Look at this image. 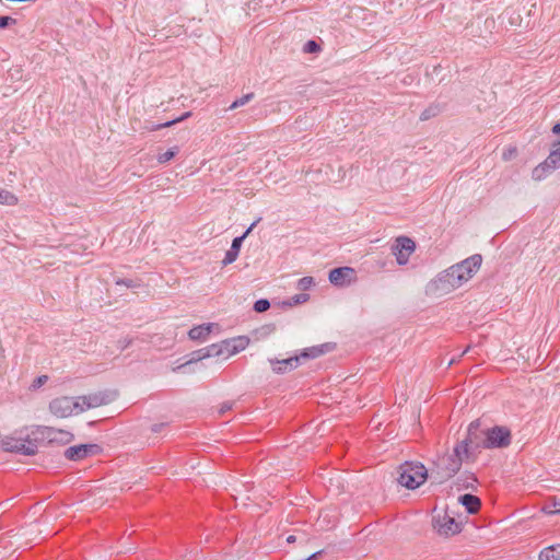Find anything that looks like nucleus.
Returning a JSON list of instances; mask_svg holds the SVG:
<instances>
[{
	"instance_id": "nucleus-11",
	"label": "nucleus",
	"mask_w": 560,
	"mask_h": 560,
	"mask_svg": "<svg viewBox=\"0 0 560 560\" xmlns=\"http://www.w3.org/2000/svg\"><path fill=\"white\" fill-rule=\"evenodd\" d=\"M432 524L436 533L444 537H448L460 532V524L447 514L433 516Z\"/></svg>"
},
{
	"instance_id": "nucleus-7",
	"label": "nucleus",
	"mask_w": 560,
	"mask_h": 560,
	"mask_svg": "<svg viewBox=\"0 0 560 560\" xmlns=\"http://www.w3.org/2000/svg\"><path fill=\"white\" fill-rule=\"evenodd\" d=\"M486 448H504L511 444V431L503 425L486 429Z\"/></svg>"
},
{
	"instance_id": "nucleus-30",
	"label": "nucleus",
	"mask_w": 560,
	"mask_h": 560,
	"mask_svg": "<svg viewBox=\"0 0 560 560\" xmlns=\"http://www.w3.org/2000/svg\"><path fill=\"white\" fill-rule=\"evenodd\" d=\"M253 308L257 313L266 312L270 308V302L267 299H259L254 303Z\"/></svg>"
},
{
	"instance_id": "nucleus-33",
	"label": "nucleus",
	"mask_w": 560,
	"mask_h": 560,
	"mask_svg": "<svg viewBox=\"0 0 560 560\" xmlns=\"http://www.w3.org/2000/svg\"><path fill=\"white\" fill-rule=\"evenodd\" d=\"M202 352H205L203 348L202 349H199V350H196V351H192L190 353V359L187 361V363H192V362H198V361H201L203 359H207V357H203Z\"/></svg>"
},
{
	"instance_id": "nucleus-26",
	"label": "nucleus",
	"mask_w": 560,
	"mask_h": 560,
	"mask_svg": "<svg viewBox=\"0 0 560 560\" xmlns=\"http://www.w3.org/2000/svg\"><path fill=\"white\" fill-rule=\"evenodd\" d=\"M179 152V148L178 147H173L171 149H168L167 151L163 152V153H160L156 158L158 162L160 164H164V163H167L168 161H171L177 153Z\"/></svg>"
},
{
	"instance_id": "nucleus-18",
	"label": "nucleus",
	"mask_w": 560,
	"mask_h": 560,
	"mask_svg": "<svg viewBox=\"0 0 560 560\" xmlns=\"http://www.w3.org/2000/svg\"><path fill=\"white\" fill-rule=\"evenodd\" d=\"M328 350L329 346L327 343H324L319 346L305 348L301 351V353L298 357H301V361L306 359H316L326 353Z\"/></svg>"
},
{
	"instance_id": "nucleus-29",
	"label": "nucleus",
	"mask_w": 560,
	"mask_h": 560,
	"mask_svg": "<svg viewBox=\"0 0 560 560\" xmlns=\"http://www.w3.org/2000/svg\"><path fill=\"white\" fill-rule=\"evenodd\" d=\"M315 284L313 277H303L298 281V289L301 291L310 290Z\"/></svg>"
},
{
	"instance_id": "nucleus-16",
	"label": "nucleus",
	"mask_w": 560,
	"mask_h": 560,
	"mask_svg": "<svg viewBox=\"0 0 560 560\" xmlns=\"http://www.w3.org/2000/svg\"><path fill=\"white\" fill-rule=\"evenodd\" d=\"M243 242H244V236H237V237L233 238L231 247L225 253V256L222 260L223 266H228L237 259Z\"/></svg>"
},
{
	"instance_id": "nucleus-6",
	"label": "nucleus",
	"mask_w": 560,
	"mask_h": 560,
	"mask_svg": "<svg viewBox=\"0 0 560 560\" xmlns=\"http://www.w3.org/2000/svg\"><path fill=\"white\" fill-rule=\"evenodd\" d=\"M115 398V394L108 390H100L88 395L78 396L79 412L108 405Z\"/></svg>"
},
{
	"instance_id": "nucleus-3",
	"label": "nucleus",
	"mask_w": 560,
	"mask_h": 560,
	"mask_svg": "<svg viewBox=\"0 0 560 560\" xmlns=\"http://www.w3.org/2000/svg\"><path fill=\"white\" fill-rule=\"evenodd\" d=\"M486 429H481V421L479 419L474 420L467 428L466 436L457 441V445L464 446L466 450V456L475 462L477 454L481 448H486Z\"/></svg>"
},
{
	"instance_id": "nucleus-9",
	"label": "nucleus",
	"mask_w": 560,
	"mask_h": 560,
	"mask_svg": "<svg viewBox=\"0 0 560 560\" xmlns=\"http://www.w3.org/2000/svg\"><path fill=\"white\" fill-rule=\"evenodd\" d=\"M481 262L482 256L480 254H475L464 259L463 261L452 266L458 268L455 275L463 276V279H457L460 282V285H463L465 282L472 278V276L479 270Z\"/></svg>"
},
{
	"instance_id": "nucleus-24",
	"label": "nucleus",
	"mask_w": 560,
	"mask_h": 560,
	"mask_svg": "<svg viewBox=\"0 0 560 560\" xmlns=\"http://www.w3.org/2000/svg\"><path fill=\"white\" fill-rule=\"evenodd\" d=\"M220 346H221V342L220 343H213V345H210L208 347H205L203 348L205 352H202L203 357L211 358V357L223 355L224 354V350Z\"/></svg>"
},
{
	"instance_id": "nucleus-28",
	"label": "nucleus",
	"mask_w": 560,
	"mask_h": 560,
	"mask_svg": "<svg viewBox=\"0 0 560 560\" xmlns=\"http://www.w3.org/2000/svg\"><path fill=\"white\" fill-rule=\"evenodd\" d=\"M190 116H191V112H186L182 116H179L178 118H175V119L168 120L166 122L156 125L155 127H153V129L154 130H159V129H162V128L171 127V126L175 125L176 122L183 121V120H185L186 118H188Z\"/></svg>"
},
{
	"instance_id": "nucleus-41",
	"label": "nucleus",
	"mask_w": 560,
	"mask_h": 560,
	"mask_svg": "<svg viewBox=\"0 0 560 560\" xmlns=\"http://www.w3.org/2000/svg\"><path fill=\"white\" fill-rule=\"evenodd\" d=\"M62 435L61 434H57L56 435V440L54 441H47L48 443H62V444H66V443H69L70 441H63L61 440Z\"/></svg>"
},
{
	"instance_id": "nucleus-23",
	"label": "nucleus",
	"mask_w": 560,
	"mask_h": 560,
	"mask_svg": "<svg viewBox=\"0 0 560 560\" xmlns=\"http://www.w3.org/2000/svg\"><path fill=\"white\" fill-rule=\"evenodd\" d=\"M546 160H548V163H550L551 167H558L560 164V141L553 143L552 149Z\"/></svg>"
},
{
	"instance_id": "nucleus-36",
	"label": "nucleus",
	"mask_w": 560,
	"mask_h": 560,
	"mask_svg": "<svg viewBox=\"0 0 560 560\" xmlns=\"http://www.w3.org/2000/svg\"><path fill=\"white\" fill-rule=\"evenodd\" d=\"M435 108H428L422 112V114L420 115V119L421 120H428L429 118H431L432 116L435 115Z\"/></svg>"
},
{
	"instance_id": "nucleus-34",
	"label": "nucleus",
	"mask_w": 560,
	"mask_h": 560,
	"mask_svg": "<svg viewBox=\"0 0 560 560\" xmlns=\"http://www.w3.org/2000/svg\"><path fill=\"white\" fill-rule=\"evenodd\" d=\"M16 20L9 15H0V28H5L10 25H14Z\"/></svg>"
},
{
	"instance_id": "nucleus-22",
	"label": "nucleus",
	"mask_w": 560,
	"mask_h": 560,
	"mask_svg": "<svg viewBox=\"0 0 560 560\" xmlns=\"http://www.w3.org/2000/svg\"><path fill=\"white\" fill-rule=\"evenodd\" d=\"M539 560H560V545L542 549L538 556Z\"/></svg>"
},
{
	"instance_id": "nucleus-25",
	"label": "nucleus",
	"mask_w": 560,
	"mask_h": 560,
	"mask_svg": "<svg viewBox=\"0 0 560 560\" xmlns=\"http://www.w3.org/2000/svg\"><path fill=\"white\" fill-rule=\"evenodd\" d=\"M18 201V197L14 194L4 189L0 191V205L14 206Z\"/></svg>"
},
{
	"instance_id": "nucleus-31",
	"label": "nucleus",
	"mask_w": 560,
	"mask_h": 560,
	"mask_svg": "<svg viewBox=\"0 0 560 560\" xmlns=\"http://www.w3.org/2000/svg\"><path fill=\"white\" fill-rule=\"evenodd\" d=\"M303 51L306 54H316L320 51V46L315 40H307L303 47Z\"/></svg>"
},
{
	"instance_id": "nucleus-42",
	"label": "nucleus",
	"mask_w": 560,
	"mask_h": 560,
	"mask_svg": "<svg viewBox=\"0 0 560 560\" xmlns=\"http://www.w3.org/2000/svg\"><path fill=\"white\" fill-rule=\"evenodd\" d=\"M130 343H131V340H127V339L119 340V347L121 349H126Z\"/></svg>"
},
{
	"instance_id": "nucleus-4",
	"label": "nucleus",
	"mask_w": 560,
	"mask_h": 560,
	"mask_svg": "<svg viewBox=\"0 0 560 560\" xmlns=\"http://www.w3.org/2000/svg\"><path fill=\"white\" fill-rule=\"evenodd\" d=\"M428 478L430 472L421 463L406 462L399 467L398 482L407 489L420 487Z\"/></svg>"
},
{
	"instance_id": "nucleus-37",
	"label": "nucleus",
	"mask_w": 560,
	"mask_h": 560,
	"mask_svg": "<svg viewBox=\"0 0 560 560\" xmlns=\"http://www.w3.org/2000/svg\"><path fill=\"white\" fill-rule=\"evenodd\" d=\"M232 406L233 404L230 402V401H224L221 404L220 408H219V413L220 415H223L225 413L226 411L231 410L232 409Z\"/></svg>"
},
{
	"instance_id": "nucleus-39",
	"label": "nucleus",
	"mask_w": 560,
	"mask_h": 560,
	"mask_svg": "<svg viewBox=\"0 0 560 560\" xmlns=\"http://www.w3.org/2000/svg\"><path fill=\"white\" fill-rule=\"evenodd\" d=\"M166 428V423H155L151 427L153 433H160Z\"/></svg>"
},
{
	"instance_id": "nucleus-5",
	"label": "nucleus",
	"mask_w": 560,
	"mask_h": 560,
	"mask_svg": "<svg viewBox=\"0 0 560 560\" xmlns=\"http://www.w3.org/2000/svg\"><path fill=\"white\" fill-rule=\"evenodd\" d=\"M457 269V267H450L448 269L440 272L429 282L427 291L431 294L444 295L459 288L460 282L457 279L460 278L459 275H455ZM460 277L463 278L462 275Z\"/></svg>"
},
{
	"instance_id": "nucleus-40",
	"label": "nucleus",
	"mask_w": 560,
	"mask_h": 560,
	"mask_svg": "<svg viewBox=\"0 0 560 560\" xmlns=\"http://www.w3.org/2000/svg\"><path fill=\"white\" fill-rule=\"evenodd\" d=\"M260 219L256 220L255 222H253L249 228L243 233L242 236H244V240L247 237V235L253 231L254 226L257 224V222L259 221Z\"/></svg>"
},
{
	"instance_id": "nucleus-15",
	"label": "nucleus",
	"mask_w": 560,
	"mask_h": 560,
	"mask_svg": "<svg viewBox=\"0 0 560 560\" xmlns=\"http://www.w3.org/2000/svg\"><path fill=\"white\" fill-rule=\"evenodd\" d=\"M249 343V338L245 336H238L221 341V346L226 357H231L243 351Z\"/></svg>"
},
{
	"instance_id": "nucleus-32",
	"label": "nucleus",
	"mask_w": 560,
	"mask_h": 560,
	"mask_svg": "<svg viewBox=\"0 0 560 560\" xmlns=\"http://www.w3.org/2000/svg\"><path fill=\"white\" fill-rule=\"evenodd\" d=\"M116 284L125 285L126 288H137L140 285V283L137 280L132 279H117Z\"/></svg>"
},
{
	"instance_id": "nucleus-10",
	"label": "nucleus",
	"mask_w": 560,
	"mask_h": 560,
	"mask_svg": "<svg viewBox=\"0 0 560 560\" xmlns=\"http://www.w3.org/2000/svg\"><path fill=\"white\" fill-rule=\"evenodd\" d=\"M416 249V243L408 236H399L396 238L392 247L393 254L396 257L397 264L402 266L409 260L410 255Z\"/></svg>"
},
{
	"instance_id": "nucleus-21",
	"label": "nucleus",
	"mask_w": 560,
	"mask_h": 560,
	"mask_svg": "<svg viewBox=\"0 0 560 560\" xmlns=\"http://www.w3.org/2000/svg\"><path fill=\"white\" fill-rule=\"evenodd\" d=\"M553 170L556 168L550 166L548 160H545L533 170L532 178L536 182H540L545 179Z\"/></svg>"
},
{
	"instance_id": "nucleus-14",
	"label": "nucleus",
	"mask_w": 560,
	"mask_h": 560,
	"mask_svg": "<svg viewBox=\"0 0 560 560\" xmlns=\"http://www.w3.org/2000/svg\"><path fill=\"white\" fill-rule=\"evenodd\" d=\"M268 362L270 363L273 373L285 374L292 370H295L301 364V357L293 355L281 360L269 358Z\"/></svg>"
},
{
	"instance_id": "nucleus-12",
	"label": "nucleus",
	"mask_w": 560,
	"mask_h": 560,
	"mask_svg": "<svg viewBox=\"0 0 560 560\" xmlns=\"http://www.w3.org/2000/svg\"><path fill=\"white\" fill-rule=\"evenodd\" d=\"M101 452L102 447L97 444H79L68 447L65 451V457L69 460L78 462Z\"/></svg>"
},
{
	"instance_id": "nucleus-43",
	"label": "nucleus",
	"mask_w": 560,
	"mask_h": 560,
	"mask_svg": "<svg viewBox=\"0 0 560 560\" xmlns=\"http://www.w3.org/2000/svg\"><path fill=\"white\" fill-rule=\"evenodd\" d=\"M296 541V537L294 535H290L287 537V542L288 544H293Z\"/></svg>"
},
{
	"instance_id": "nucleus-1",
	"label": "nucleus",
	"mask_w": 560,
	"mask_h": 560,
	"mask_svg": "<svg viewBox=\"0 0 560 560\" xmlns=\"http://www.w3.org/2000/svg\"><path fill=\"white\" fill-rule=\"evenodd\" d=\"M57 434H61V440L63 441L73 440V434L68 431L57 430L51 427L36 425L20 431L16 438L5 436L1 441V445L7 452L33 456L37 453L40 443L56 440Z\"/></svg>"
},
{
	"instance_id": "nucleus-17",
	"label": "nucleus",
	"mask_w": 560,
	"mask_h": 560,
	"mask_svg": "<svg viewBox=\"0 0 560 560\" xmlns=\"http://www.w3.org/2000/svg\"><path fill=\"white\" fill-rule=\"evenodd\" d=\"M458 501L462 505L466 508L467 512L470 514L476 513L481 506L480 499L470 493L460 495Z\"/></svg>"
},
{
	"instance_id": "nucleus-38",
	"label": "nucleus",
	"mask_w": 560,
	"mask_h": 560,
	"mask_svg": "<svg viewBox=\"0 0 560 560\" xmlns=\"http://www.w3.org/2000/svg\"><path fill=\"white\" fill-rule=\"evenodd\" d=\"M48 380V377L46 375H42V376H38L34 383H33V387L34 388H37V387H40L46 381Z\"/></svg>"
},
{
	"instance_id": "nucleus-46",
	"label": "nucleus",
	"mask_w": 560,
	"mask_h": 560,
	"mask_svg": "<svg viewBox=\"0 0 560 560\" xmlns=\"http://www.w3.org/2000/svg\"><path fill=\"white\" fill-rule=\"evenodd\" d=\"M553 505L556 508V512L560 513V500L556 501Z\"/></svg>"
},
{
	"instance_id": "nucleus-35",
	"label": "nucleus",
	"mask_w": 560,
	"mask_h": 560,
	"mask_svg": "<svg viewBox=\"0 0 560 560\" xmlns=\"http://www.w3.org/2000/svg\"><path fill=\"white\" fill-rule=\"evenodd\" d=\"M310 299V295L307 293H300L292 296L291 304H301L306 302Z\"/></svg>"
},
{
	"instance_id": "nucleus-44",
	"label": "nucleus",
	"mask_w": 560,
	"mask_h": 560,
	"mask_svg": "<svg viewBox=\"0 0 560 560\" xmlns=\"http://www.w3.org/2000/svg\"><path fill=\"white\" fill-rule=\"evenodd\" d=\"M553 133H560V122H557L552 128Z\"/></svg>"
},
{
	"instance_id": "nucleus-2",
	"label": "nucleus",
	"mask_w": 560,
	"mask_h": 560,
	"mask_svg": "<svg viewBox=\"0 0 560 560\" xmlns=\"http://www.w3.org/2000/svg\"><path fill=\"white\" fill-rule=\"evenodd\" d=\"M464 462H471L466 456V450L455 444L452 453L439 455L430 469V479L434 483H443L453 478L462 468Z\"/></svg>"
},
{
	"instance_id": "nucleus-19",
	"label": "nucleus",
	"mask_w": 560,
	"mask_h": 560,
	"mask_svg": "<svg viewBox=\"0 0 560 560\" xmlns=\"http://www.w3.org/2000/svg\"><path fill=\"white\" fill-rule=\"evenodd\" d=\"M477 483V478L474 474L465 471L457 477L455 486L457 490L474 489Z\"/></svg>"
},
{
	"instance_id": "nucleus-13",
	"label": "nucleus",
	"mask_w": 560,
	"mask_h": 560,
	"mask_svg": "<svg viewBox=\"0 0 560 560\" xmlns=\"http://www.w3.org/2000/svg\"><path fill=\"white\" fill-rule=\"evenodd\" d=\"M357 279L355 270L352 267H338L329 271L328 280L336 287H346Z\"/></svg>"
},
{
	"instance_id": "nucleus-20",
	"label": "nucleus",
	"mask_w": 560,
	"mask_h": 560,
	"mask_svg": "<svg viewBox=\"0 0 560 560\" xmlns=\"http://www.w3.org/2000/svg\"><path fill=\"white\" fill-rule=\"evenodd\" d=\"M212 327L213 324H202L195 326L188 331V336L191 340L205 339L207 336L210 335Z\"/></svg>"
},
{
	"instance_id": "nucleus-45",
	"label": "nucleus",
	"mask_w": 560,
	"mask_h": 560,
	"mask_svg": "<svg viewBox=\"0 0 560 560\" xmlns=\"http://www.w3.org/2000/svg\"><path fill=\"white\" fill-rule=\"evenodd\" d=\"M514 152H515V149L510 150V151H509V153L504 152V153H503V159H504V160H508V159L511 156V154H512V153H514Z\"/></svg>"
},
{
	"instance_id": "nucleus-8",
	"label": "nucleus",
	"mask_w": 560,
	"mask_h": 560,
	"mask_svg": "<svg viewBox=\"0 0 560 560\" xmlns=\"http://www.w3.org/2000/svg\"><path fill=\"white\" fill-rule=\"evenodd\" d=\"M49 410L58 418H67L79 412L77 397L62 396L55 398L49 404Z\"/></svg>"
},
{
	"instance_id": "nucleus-27",
	"label": "nucleus",
	"mask_w": 560,
	"mask_h": 560,
	"mask_svg": "<svg viewBox=\"0 0 560 560\" xmlns=\"http://www.w3.org/2000/svg\"><path fill=\"white\" fill-rule=\"evenodd\" d=\"M254 98V93H247L245 95H243L242 97L235 100L229 107V109L233 110V109H236L241 106H244L245 104H247L248 102H250Z\"/></svg>"
}]
</instances>
